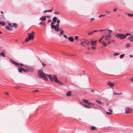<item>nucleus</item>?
<instances>
[{"instance_id":"1","label":"nucleus","mask_w":133,"mask_h":133,"mask_svg":"<svg viewBox=\"0 0 133 133\" xmlns=\"http://www.w3.org/2000/svg\"><path fill=\"white\" fill-rule=\"evenodd\" d=\"M38 74L39 77L46 80L48 79V78L47 77L46 75L44 73L42 69H40L38 70Z\"/></svg>"},{"instance_id":"2","label":"nucleus","mask_w":133,"mask_h":133,"mask_svg":"<svg viewBox=\"0 0 133 133\" xmlns=\"http://www.w3.org/2000/svg\"><path fill=\"white\" fill-rule=\"evenodd\" d=\"M13 27L15 28H16L17 27V25L15 23H11L9 22L8 25L5 27V28L8 30L11 31L12 29L11 28Z\"/></svg>"},{"instance_id":"3","label":"nucleus","mask_w":133,"mask_h":133,"mask_svg":"<svg viewBox=\"0 0 133 133\" xmlns=\"http://www.w3.org/2000/svg\"><path fill=\"white\" fill-rule=\"evenodd\" d=\"M34 32H32L31 33H29L28 34V38L27 37L26 38L25 41L27 42L29 41V40L31 39H33L34 38Z\"/></svg>"},{"instance_id":"4","label":"nucleus","mask_w":133,"mask_h":133,"mask_svg":"<svg viewBox=\"0 0 133 133\" xmlns=\"http://www.w3.org/2000/svg\"><path fill=\"white\" fill-rule=\"evenodd\" d=\"M116 37L119 38L120 39H123L125 38L126 36L124 34H117L115 35Z\"/></svg>"},{"instance_id":"5","label":"nucleus","mask_w":133,"mask_h":133,"mask_svg":"<svg viewBox=\"0 0 133 133\" xmlns=\"http://www.w3.org/2000/svg\"><path fill=\"white\" fill-rule=\"evenodd\" d=\"M53 78H54V81L56 82L57 83L60 85H63V83L59 81L58 80L56 76L54 75L53 76Z\"/></svg>"},{"instance_id":"6","label":"nucleus","mask_w":133,"mask_h":133,"mask_svg":"<svg viewBox=\"0 0 133 133\" xmlns=\"http://www.w3.org/2000/svg\"><path fill=\"white\" fill-rule=\"evenodd\" d=\"M131 108L127 107L125 109V113L126 114H129L131 113Z\"/></svg>"},{"instance_id":"7","label":"nucleus","mask_w":133,"mask_h":133,"mask_svg":"<svg viewBox=\"0 0 133 133\" xmlns=\"http://www.w3.org/2000/svg\"><path fill=\"white\" fill-rule=\"evenodd\" d=\"M111 38L110 35H108L105 36V39L109 41Z\"/></svg>"},{"instance_id":"8","label":"nucleus","mask_w":133,"mask_h":133,"mask_svg":"<svg viewBox=\"0 0 133 133\" xmlns=\"http://www.w3.org/2000/svg\"><path fill=\"white\" fill-rule=\"evenodd\" d=\"M49 78L50 80L51 81H54V78H53V76H52L51 75H46Z\"/></svg>"},{"instance_id":"9","label":"nucleus","mask_w":133,"mask_h":133,"mask_svg":"<svg viewBox=\"0 0 133 133\" xmlns=\"http://www.w3.org/2000/svg\"><path fill=\"white\" fill-rule=\"evenodd\" d=\"M107 84L108 85L111 87H113L114 85V84L113 83H112L110 81L108 82L107 83Z\"/></svg>"},{"instance_id":"10","label":"nucleus","mask_w":133,"mask_h":133,"mask_svg":"<svg viewBox=\"0 0 133 133\" xmlns=\"http://www.w3.org/2000/svg\"><path fill=\"white\" fill-rule=\"evenodd\" d=\"M88 42V41H84L82 42L81 43V44H82L84 47H86V46L84 44H87V43Z\"/></svg>"},{"instance_id":"11","label":"nucleus","mask_w":133,"mask_h":133,"mask_svg":"<svg viewBox=\"0 0 133 133\" xmlns=\"http://www.w3.org/2000/svg\"><path fill=\"white\" fill-rule=\"evenodd\" d=\"M46 16H42L40 18V20H41L43 21H45L46 19Z\"/></svg>"},{"instance_id":"12","label":"nucleus","mask_w":133,"mask_h":133,"mask_svg":"<svg viewBox=\"0 0 133 133\" xmlns=\"http://www.w3.org/2000/svg\"><path fill=\"white\" fill-rule=\"evenodd\" d=\"M97 43V41H91L90 44L91 45L94 46Z\"/></svg>"},{"instance_id":"13","label":"nucleus","mask_w":133,"mask_h":133,"mask_svg":"<svg viewBox=\"0 0 133 133\" xmlns=\"http://www.w3.org/2000/svg\"><path fill=\"white\" fill-rule=\"evenodd\" d=\"M131 41H133V35H131L128 38Z\"/></svg>"},{"instance_id":"14","label":"nucleus","mask_w":133,"mask_h":133,"mask_svg":"<svg viewBox=\"0 0 133 133\" xmlns=\"http://www.w3.org/2000/svg\"><path fill=\"white\" fill-rule=\"evenodd\" d=\"M23 69L20 66H19L18 70L19 72H22L21 71H23Z\"/></svg>"},{"instance_id":"15","label":"nucleus","mask_w":133,"mask_h":133,"mask_svg":"<svg viewBox=\"0 0 133 133\" xmlns=\"http://www.w3.org/2000/svg\"><path fill=\"white\" fill-rule=\"evenodd\" d=\"M66 95L68 96H70L71 95V91H69L68 92L66 93Z\"/></svg>"},{"instance_id":"16","label":"nucleus","mask_w":133,"mask_h":133,"mask_svg":"<svg viewBox=\"0 0 133 133\" xmlns=\"http://www.w3.org/2000/svg\"><path fill=\"white\" fill-rule=\"evenodd\" d=\"M102 43L103 46H107V43L104 41H103L102 42Z\"/></svg>"},{"instance_id":"17","label":"nucleus","mask_w":133,"mask_h":133,"mask_svg":"<svg viewBox=\"0 0 133 133\" xmlns=\"http://www.w3.org/2000/svg\"><path fill=\"white\" fill-rule=\"evenodd\" d=\"M68 39L71 42H73L74 40V38L71 37H68Z\"/></svg>"},{"instance_id":"18","label":"nucleus","mask_w":133,"mask_h":133,"mask_svg":"<svg viewBox=\"0 0 133 133\" xmlns=\"http://www.w3.org/2000/svg\"><path fill=\"white\" fill-rule=\"evenodd\" d=\"M84 106L86 108H91V107L88 105H86L85 104H84Z\"/></svg>"},{"instance_id":"19","label":"nucleus","mask_w":133,"mask_h":133,"mask_svg":"<svg viewBox=\"0 0 133 133\" xmlns=\"http://www.w3.org/2000/svg\"><path fill=\"white\" fill-rule=\"evenodd\" d=\"M107 29H106L101 30H99V31L103 32L104 33H106L107 32Z\"/></svg>"},{"instance_id":"20","label":"nucleus","mask_w":133,"mask_h":133,"mask_svg":"<svg viewBox=\"0 0 133 133\" xmlns=\"http://www.w3.org/2000/svg\"><path fill=\"white\" fill-rule=\"evenodd\" d=\"M130 43H127L125 45V46L127 48H129L130 47Z\"/></svg>"},{"instance_id":"21","label":"nucleus","mask_w":133,"mask_h":133,"mask_svg":"<svg viewBox=\"0 0 133 133\" xmlns=\"http://www.w3.org/2000/svg\"><path fill=\"white\" fill-rule=\"evenodd\" d=\"M12 63L14 64L17 65V66H18L19 65V64L17 62H15V61H13V62H12Z\"/></svg>"},{"instance_id":"22","label":"nucleus","mask_w":133,"mask_h":133,"mask_svg":"<svg viewBox=\"0 0 133 133\" xmlns=\"http://www.w3.org/2000/svg\"><path fill=\"white\" fill-rule=\"evenodd\" d=\"M12 63L14 64L17 65V66H18L19 65V64L17 62H15V61H13V62H12Z\"/></svg>"},{"instance_id":"23","label":"nucleus","mask_w":133,"mask_h":133,"mask_svg":"<svg viewBox=\"0 0 133 133\" xmlns=\"http://www.w3.org/2000/svg\"><path fill=\"white\" fill-rule=\"evenodd\" d=\"M12 63L14 64L17 65V66H18L19 65V64L17 62H15V61H13V62H12Z\"/></svg>"},{"instance_id":"24","label":"nucleus","mask_w":133,"mask_h":133,"mask_svg":"<svg viewBox=\"0 0 133 133\" xmlns=\"http://www.w3.org/2000/svg\"><path fill=\"white\" fill-rule=\"evenodd\" d=\"M82 100L83 101V102L85 103L88 104V100H86L84 99H83Z\"/></svg>"},{"instance_id":"25","label":"nucleus","mask_w":133,"mask_h":133,"mask_svg":"<svg viewBox=\"0 0 133 133\" xmlns=\"http://www.w3.org/2000/svg\"><path fill=\"white\" fill-rule=\"evenodd\" d=\"M57 19V18L56 17H54L53 18V20L54 22H56Z\"/></svg>"},{"instance_id":"26","label":"nucleus","mask_w":133,"mask_h":133,"mask_svg":"<svg viewBox=\"0 0 133 133\" xmlns=\"http://www.w3.org/2000/svg\"><path fill=\"white\" fill-rule=\"evenodd\" d=\"M96 102L98 104H101L102 103V102L98 100H96Z\"/></svg>"},{"instance_id":"27","label":"nucleus","mask_w":133,"mask_h":133,"mask_svg":"<svg viewBox=\"0 0 133 133\" xmlns=\"http://www.w3.org/2000/svg\"><path fill=\"white\" fill-rule=\"evenodd\" d=\"M56 27V26L54 25H51V28L52 29H55V28Z\"/></svg>"},{"instance_id":"28","label":"nucleus","mask_w":133,"mask_h":133,"mask_svg":"<svg viewBox=\"0 0 133 133\" xmlns=\"http://www.w3.org/2000/svg\"><path fill=\"white\" fill-rule=\"evenodd\" d=\"M125 56L124 54H122L119 57L120 58H123Z\"/></svg>"},{"instance_id":"29","label":"nucleus","mask_w":133,"mask_h":133,"mask_svg":"<svg viewBox=\"0 0 133 133\" xmlns=\"http://www.w3.org/2000/svg\"><path fill=\"white\" fill-rule=\"evenodd\" d=\"M122 94V93H117L116 92H115L114 93V94L115 95H121Z\"/></svg>"},{"instance_id":"30","label":"nucleus","mask_w":133,"mask_h":133,"mask_svg":"<svg viewBox=\"0 0 133 133\" xmlns=\"http://www.w3.org/2000/svg\"><path fill=\"white\" fill-rule=\"evenodd\" d=\"M108 31L109 32L108 35H110L111 33L112 32V31L111 30H108Z\"/></svg>"},{"instance_id":"31","label":"nucleus","mask_w":133,"mask_h":133,"mask_svg":"<svg viewBox=\"0 0 133 133\" xmlns=\"http://www.w3.org/2000/svg\"><path fill=\"white\" fill-rule=\"evenodd\" d=\"M105 12L106 13L108 14H109L111 13V12L109 11H108L107 10H105Z\"/></svg>"},{"instance_id":"32","label":"nucleus","mask_w":133,"mask_h":133,"mask_svg":"<svg viewBox=\"0 0 133 133\" xmlns=\"http://www.w3.org/2000/svg\"><path fill=\"white\" fill-rule=\"evenodd\" d=\"M91 129L92 130H93L95 129V127L94 126H92L91 127Z\"/></svg>"},{"instance_id":"33","label":"nucleus","mask_w":133,"mask_h":133,"mask_svg":"<svg viewBox=\"0 0 133 133\" xmlns=\"http://www.w3.org/2000/svg\"><path fill=\"white\" fill-rule=\"evenodd\" d=\"M41 63L42 64V65L43 66V67H45L46 65V64L44 63H43L42 61H41Z\"/></svg>"},{"instance_id":"34","label":"nucleus","mask_w":133,"mask_h":133,"mask_svg":"<svg viewBox=\"0 0 133 133\" xmlns=\"http://www.w3.org/2000/svg\"><path fill=\"white\" fill-rule=\"evenodd\" d=\"M119 54V53H115L113 54V55L114 56H116L118 55Z\"/></svg>"},{"instance_id":"35","label":"nucleus","mask_w":133,"mask_h":133,"mask_svg":"<svg viewBox=\"0 0 133 133\" xmlns=\"http://www.w3.org/2000/svg\"><path fill=\"white\" fill-rule=\"evenodd\" d=\"M1 24L2 26H4L5 25V22H3V21H2Z\"/></svg>"},{"instance_id":"36","label":"nucleus","mask_w":133,"mask_h":133,"mask_svg":"<svg viewBox=\"0 0 133 133\" xmlns=\"http://www.w3.org/2000/svg\"><path fill=\"white\" fill-rule=\"evenodd\" d=\"M23 71L25 72H28V70L24 69H23Z\"/></svg>"},{"instance_id":"37","label":"nucleus","mask_w":133,"mask_h":133,"mask_svg":"<svg viewBox=\"0 0 133 133\" xmlns=\"http://www.w3.org/2000/svg\"><path fill=\"white\" fill-rule=\"evenodd\" d=\"M1 55L3 57H5V56L4 54L3 53H1Z\"/></svg>"},{"instance_id":"38","label":"nucleus","mask_w":133,"mask_h":133,"mask_svg":"<svg viewBox=\"0 0 133 133\" xmlns=\"http://www.w3.org/2000/svg\"><path fill=\"white\" fill-rule=\"evenodd\" d=\"M128 15L129 17H132L133 16V14H128Z\"/></svg>"},{"instance_id":"39","label":"nucleus","mask_w":133,"mask_h":133,"mask_svg":"<svg viewBox=\"0 0 133 133\" xmlns=\"http://www.w3.org/2000/svg\"><path fill=\"white\" fill-rule=\"evenodd\" d=\"M106 114H107V115H110V114H112L111 112H106Z\"/></svg>"},{"instance_id":"40","label":"nucleus","mask_w":133,"mask_h":133,"mask_svg":"<svg viewBox=\"0 0 133 133\" xmlns=\"http://www.w3.org/2000/svg\"><path fill=\"white\" fill-rule=\"evenodd\" d=\"M131 34L127 33L126 34L124 35H125V36H128V35H131Z\"/></svg>"},{"instance_id":"41","label":"nucleus","mask_w":133,"mask_h":133,"mask_svg":"<svg viewBox=\"0 0 133 133\" xmlns=\"http://www.w3.org/2000/svg\"><path fill=\"white\" fill-rule=\"evenodd\" d=\"M59 13L58 12H54V14H55L58 15Z\"/></svg>"},{"instance_id":"42","label":"nucleus","mask_w":133,"mask_h":133,"mask_svg":"<svg viewBox=\"0 0 133 133\" xmlns=\"http://www.w3.org/2000/svg\"><path fill=\"white\" fill-rule=\"evenodd\" d=\"M55 30L57 32H58L59 31V30L58 29H57V27L55 28Z\"/></svg>"},{"instance_id":"43","label":"nucleus","mask_w":133,"mask_h":133,"mask_svg":"<svg viewBox=\"0 0 133 133\" xmlns=\"http://www.w3.org/2000/svg\"><path fill=\"white\" fill-rule=\"evenodd\" d=\"M108 41V42H107V43L108 44H109L111 42V41H110V40Z\"/></svg>"},{"instance_id":"44","label":"nucleus","mask_w":133,"mask_h":133,"mask_svg":"<svg viewBox=\"0 0 133 133\" xmlns=\"http://www.w3.org/2000/svg\"><path fill=\"white\" fill-rule=\"evenodd\" d=\"M117 8L114 9H113V11H114V12H116L117 11Z\"/></svg>"},{"instance_id":"45","label":"nucleus","mask_w":133,"mask_h":133,"mask_svg":"<svg viewBox=\"0 0 133 133\" xmlns=\"http://www.w3.org/2000/svg\"><path fill=\"white\" fill-rule=\"evenodd\" d=\"M105 15V14H104V15H99V18H100L102 16H104Z\"/></svg>"},{"instance_id":"46","label":"nucleus","mask_w":133,"mask_h":133,"mask_svg":"<svg viewBox=\"0 0 133 133\" xmlns=\"http://www.w3.org/2000/svg\"><path fill=\"white\" fill-rule=\"evenodd\" d=\"M97 31H99V30H94V31H93L92 32L93 33L94 32H97Z\"/></svg>"},{"instance_id":"47","label":"nucleus","mask_w":133,"mask_h":133,"mask_svg":"<svg viewBox=\"0 0 133 133\" xmlns=\"http://www.w3.org/2000/svg\"><path fill=\"white\" fill-rule=\"evenodd\" d=\"M64 32L63 31H62L60 32V34L61 35H62L63 33Z\"/></svg>"},{"instance_id":"48","label":"nucleus","mask_w":133,"mask_h":133,"mask_svg":"<svg viewBox=\"0 0 133 133\" xmlns=\"http://www.w3.org/2000/svg\"><path fill=\"white\" fill-rule=\"evenodd\" d=\"M47 12H51L52 11V9H51L49 10H47Z\"/></svg>"},{"instance_id":"49","label":"nucleus","mask_w":133,"mask_h":133,"mask_svg":"<svg viewBox=\"0 0 133 133\" xmlns=\"http://www.w3.org/2000/svg\"><path fill=\"white\" fill-rule=\"evenodd\" d=\"M93 34V32H90V33H89L88 34L89 35H92V34Z\"/></svg>"},{"instance_id":"50","label":"nucleus","mask_w":133,"mask_h":133,"mask_svg":"<svg viewBox=\"0 0 133 133\" xmlns=\"http://www.w3.org/2000/svg\"><path fill=\"white\" fill-rule=\"evenodd\" d=\"M78 38V36H76L75 37V39H77Z\"/></svg>"},{"instance_id":"51","label":"nucleus","mask_w":133,"mask_h":133,"mask_svg":"<svg viewBox=\"0 0 133 133\" xmlns=\"http://www.w3.org/2000/svg\"><path fill=\"white\" fill-rule=\"evenodd\" d=\"M94 19L93 18H91L90 19V21H94Z\"/></svg>"},{"instance_id":"52","label":"nucleus","mask_w":133,"mask_h":133,"mask_svg":"<svg viewBox=\"0 0 133 133\" xmlns=\"http://www.w3.org/2000/svg\"><path fill=\"white\" fill-rule=\"evenodd\" d=\"M104 38H105V36H103L100 39L102 40Z\"/></svg>"},{"instance_id":"53","label":"nucleus","mask_w":133,"mask_h":133,"mask_svg":"<svg viewBox=\"0 0 133 133\" xmlns=\"http://www.w3.org/2000/svg\"><path fill=\"white\" fill-rule=\"evenodd\" d=\"M108 110L109 111H110V112H111V113H112V110H110L109 109Z\"/></svg>"},{"instance_id":"54","label":"nucleus","mask_w":133,"mask_h":133,"mask_svg":"<svg viewBox=\"0 0 133 133\" xmlns=\"http://www.w3.org/2000/svg\"><path fill=\"white\" fill-rule=\"evenodd\" d=\"M9 61H10V62H11L12 63V62H13V60L12 59H9Z\"/></svg>"},{"instance_id":"55","label":"nucleus","mask_w":133,"mask_h":133,"mask_svg":"<svg viewBox=\"0 0 133 133\" xmlns=\"http://www.w3.org/2000/svg\"><path fill=\"white\" fill-rule=\"evenodd\" d=\"M63 35V36H64V38H67V36H66V35Z\"/></svg>"},{"instance_id":"56","label":"nucleus","mask_w":133,"mask_h":133,"mask_svg":"<svg viewBox=\"0 0 133 133\" xmlns=\"http://www.w3.org/2000/svg\"><path fill=\"white\" fill-rule=\"evenodd\" d=\"M90 44V42H88L87 43V45H89Z\"/></svg>"},{"instance_id":"57","label":"nucleus","mask_w":133,"mask_h":133,"mask_svg":"<svg viewBox=\"0 0 133 133\" xmlns=\"http://www.w3.org/2000/svg\"><path fill=\"white\" fill-rule=\"evenodd\" d=\"M60 20H57V23L58 24V23L60 22Z\"/></svg>"},{"instance_id":"58","label":"nucleus","mask_w":133,"mask_h":133,"mask_svg":"<svg viewBox=\"0 0 133 133\" xmlns=\"http://www.w3.org/2000/svg\"><path fill=\"white\" fill-rule=\"evenodd\" d=\"M15 88L17 89H19V86H17L16 87H15Z\"/></svg>"},{"instance_id":"59","label":"nucleus","mask_w":133,"mask_h":133,"mask_svg":"<svg viewBox=\"0 0 133 133\" xmlns=\"http://www.w3.org/2000/svg\"><path fill=\"white\" fill-rule=\"evenodd\" d=\"M59 24H58L56 25V26H57V28H59Z\"/></svg>"},{"instance_id":"60","label":"nucleus","mask_w":133,"mask_h":133,"mask_svg":"<svg viewBox=\"0 0 133 133\" xmlns=\"http://www.w3.org/2000/svg\"><path fill=\"white\" fill-rule=\"evenodd\" d=\"M51 21L50 19H49L48 21V23H49L50 22H51Z\"/></svg>"},{"instance_id":"61","label":"nucleus","mask_w":133,"mask_h":133,"mask_svg":"<svg viewBox=\"0 0 133 133\" xmlns=\"http://www.w3.org/2000/svg\"><path fill=\"white\" fill-rule=\"evenodd\" d=\"M38 90H36L35 91H33V92H38Z\"/></svg>"},{"instance_id":"62","label":"nucleus","mask_w":133,"mask_h":133,"mask_svg":"<svg viewBox=\"0 0 133 133\" xmlns=\"http://www.w3.org/2000/svg\"><path fill=\"white\" fill-rule=\"evenodd\" d=\"M91 48L93 50H95V47H92Z\"/></svg>"},{"instance_id":"63","label":"nucleus","mask_w":133,"mask_h":133,"mask_svg":"<svg viewBox=\"0 0 133 133\" xmlns=\"http://www.w3.org/2000/svg\"><path fill=\"white\" fill-rule=\"evenodd\" d=\"M42 25H45V22H42Z\"/></svg>"},{"instance_id":"64","label":"nucleus","mask_w":133,"mask_h":133,"mask_svg":"<svg viewBox=\"0 0 133 133\" xmlns=\"http://www.w3.org/2000/svg\"><path fill=\"white\" fill-rule=\"evenodd\" d=\"M130 80L132 81H133V77L131 78L130 79Z\"/></svg>"}]
</instances>
